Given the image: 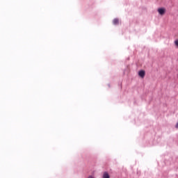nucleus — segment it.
Masks as SVG:
<instances>
[{
    "label": "nucleus",
    "mask_w": 178,
    "mask_h": 178,
    "mask_svg": "<svg viewBox=\"0 0 178 178\" xmlns=\"http://www.w3.org/2000/svg\"><path fill=\"white\" fill-rule=\"evenodd\" d=\"M158 12H159V15H161L162 16V15H165L166 10L165 8H159Z\"/></svg>",
    "instance_id": "nucleus-1"
},
{
    "label": "nucleus",
    "mask_w": 178,
    "mask_h": 178,
    "mask_svg": "<svg viewBox=\"0 0 178 178\" xmlns=\"http://www.w3.org/2000/svg\"><path fill=\"white\" fill-rule=\"evenodd\" d=\"M138 76H140V77H141L142 79H144V77H145V71L144 70L139 71Z\"/></svg>",
    "instance_id": "nucleus-2"
},
{
    "label": "nucleus",
    "mask_w": 178,
    "mask_h": 178,
    "mask_svg": "<svg viewBox=\"0 0 178 178\" xmlns=\"http://www.w3.org/2000/svg\"><path fill=\"white\" fill-rule=\"evenodd\" d=\"M113 24H115V26L117 25V24H119V19H113Z\"/></svg>",
    "instance_id": "nucleus-3"
},
{
    "label": "nucleus",
    "mask_w": 178,
    "mask_h": 178,
    "mask_svg": "<svg viewBox=\"0 0 178 178\" xmlns=\"http://www.w3.org/2000/svg\"><path fill=\"white\" fill-rule=\"evenodd\" d=\"M103 178H110L109 174H108V172H105L103 174Z\"/></svg>",
    "instance_id": "nucleus-4"
},
{
    "label": "nucleus",
    "mask_w": 178,
    "mask_h": 178,
    "mask_svg": "<svg viewBox=\"0 0 178 178\" xmlns=\"http://www.w3.org/2000/svg\"><path fill=\"white\" fill-rule=\"evenodd\" d=\"M175 44L176 45V47H177V48H178V40L175 41Z\"/></svg>",
    "instance_id": "nucleus-5"
},
{
    "label": "nucleus",
    "mask_w": 178,
    "mask_h": 178,
    "mask_svg": "<svg viewBox=\"0 0 178 178\" xmlns=\"http://www.w3.org/2000/svg\"><path fill=\"white\" fill-rule=\"evenodd\" d=\"M175 127H176V129H178V122L177 123Z\"/></svg>",
    "instance_id": "nucleus-6"
},
{
    "label": "nucleus",
    "mask_w": 178,
    "mask_h": 178,
    "mask_svg": "<svg viewBox=\"0 0 178 178\" xmlns=\"http://www.w3.org/2000/svg\"><path fill=\"white\" fill-rule=\"evenodd\" d=\"M88 178H94V177H92V176H89Z\"/></svg>",
    "instance_id": "nucleus-7"
}]
</instances>
